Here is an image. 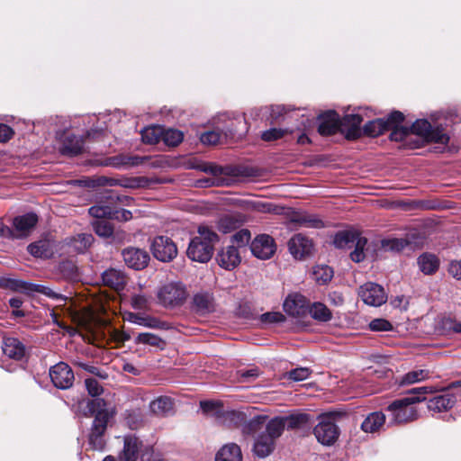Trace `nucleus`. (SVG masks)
I'll return each mask as SVG.
<instances>
[{
    "instance_id": "39",
    "label": "nucleus",
    "mask_w": 461,
    "mask_h": 461,
    "mask_svg": "<svg viewBox=\"0 0 461 461\" xmlns=\"http://www.w3.org/2000/svg\"><path fill=\"white\" fill-rule=\"evenodd\" d=\"M387 130L385 119L380 118L366 123L363 127V132L369 137H376L383 134Z\"/></svg>"
},
{
    "instance_id": "6",
    "label": "nucleus",
    "mask_w": 461,
    "mask_h": 461,
    "mask_svg": "<svg viewBox=\"0 0 461 461\" xmlns=\"http://www.w3.org/2000/svg\"><path fill=\"white\" fill-rule=\"evenodd\" d=\"M157 296L161 305L174 308L185 303L187 292L181 283H168L158 289Z\"/></svg>"
},
{
    "instance_id": "52",
    "label": "nucleus",
    "mask_w": 461,
    "mask_h": 461,
    "mask_svg": "<svg viewBox=\"0 0 461 461\" xmlns=\"http://www.w3.org/2000/svg\"><path fill=\"white\" fill-rule=\"evenodd\" d=\"M33 293L42 294L48 296L49 298L55 299V300L64 301L66 299V297H64L59 293H57L54 290H52L51 288L42 285L32 284V289H31V294Z\"/></svg>"
},
{
    "instance_id": "37",
    "label": "nucleus",
    "mask_w": 461,
    "mask_h": 461,
    "mask_svg": "<svg viewBox=\"0 0 461 461\" xmlns=\"http://www.w3.org/2000/svg\"><path fill=\"white\" fill-rule=\"evenodd\" d=\"M311 316L321 322L330 321L332 319V313L329 308L322 303H314L309 308Z\"/></svg>"
},
{
    "instance_id": "30",
    "label": "nucleus",
    "mask_w": 461,
    "mask_h": 461,
    "mask_svg": "<svg viewBox=\"0 0 461 461\" xmlns=\"http://www.w3.org/2000/svg\"><path fill=\"white\" fill-rule=\"evenodd\" d=\"M193 306L196 312L205 314L214 310L212 295L209 293H198L194 295Z\"/></svg>"
},
{
    "instance_id": "53",
    "label": "nucleus",
    "mask_w": 461,
    "mask_h": 461,
    "mask_svg": "<svg viewBox=\"0 0 461 461\" xmlns=\"http://www.w3.org/2000/svg\"><path fill=\"white\" fill-rule=\"evenodd\" d=\"M260 372L258 367L240 369L237 371V380L240 383H250L258 378Z\"/></svg>"
},
{
    "instance_id": "10",
    "label": "nucleus",
    "mask_w": 461,
    "mask_h": 461,
    "mask_svg": "<svg viewBox=\"0 0 461 461\" xmlns=\"http://www.w3.org/2000/svg\"><path fill=\"white\" fill-rule=\"evenodd\" d=\"M358 296L364 303L374 307L381 306L387 300L384 287L372 282H367L359 287Z\"/></svg>"
},
{
    "instance_id": "3",
    "label": "nucleus",
    "mask_w": 461,
    "mask_h": 461,
    "mask_svg": "<svg viewBox=\"0 0 461 461\" xmlns=\"http://www.w3.org/2000/svg\"><path fill=\"white\" fill-rule=\"evenodd\" d=\"M425 400V397L420 396H409L395 400L386 408L389 423L401 424L417 420L419 413L414 404Z\"/></svg>"
},
{
    "instance_id": "20",
    "label": "nucleus",
    "mask_w": 461,
    "mask_h": 461,
    "mask_svg": "<svg viewBox=\"0 0 461 461\" xmlns=\"http://www.w3.org/2000/svg\"><path fill=\"white\" fill-rule=\"evenodd\" d=\"M403 120L404 115L399 111L393 112L388 118L385 119L387 130H392L390 135L392 140L401 141L408 135V128L401 126Z\"/></svg>"
},
{
    "instance_id": "58",
    "label": "nucleus",
    "mask_w": 461,
    "mask_h": 461,
    "mask_svg": "<svg viewBox=\"0 0 461 461\" xmlns=\"http://www.w3.org/2000/svg\"><path fill=\"white\" fill-rule=\"evenodd\" d=\"M369 328L373 331H389L393 325L385 319H375L370 321Z\"/></svg>"
},
{
    "instance_id": "55",
    "label": "nucleus",
    "mask_w": 461,
    "mask_h": 461,
    "mask_svg": "<svg viewBox=\"0 0 461 461\" xmlns=\"http://www.w3.org/2000/svg\"><path fill=\"white\" fill-rule=\"evenodd\" d=\"M271 203H265L260 201L248 200L244 201V208L249 211L267 212L272 210Z\"/></svg>"
},
{
    "instance_id": "26",
    "label": "nucleus",
    "mask_w": 461,
    "mask_h": 461,
    "mask_svg": "<svg viewBox=\"0 0 461 461\" xmlns=\"http://www.w3.org/2000/svg\"><path fill=\"white\" fill-rule=\"evenodd\" d=\"M102 279L105 285L110 286L116 291L122 290L127 283V278L124 273L114 268L105 270L102 274Z\"/></svg>"
},
{
    "instance_id": "22",
    "label": "nucleus",
    "mask_w": 461,
    "mask_h": 461,
    "mask_svg": "<svg viewBox=\"0 0 461 461\" xmlns=\"http://www.w3.org/2000/svg\"><path fill=\"white\" fill-rule=\"evenodd\" d=\"M340 130V120L335 111H329L320 116L318 131L321 135H332Z\"/></svg>"
},
{
    "instance_id": "16",
    "label": "nucleus",
    "mask_w": 461,
    "mask_h": 461,
    "mask_svg": "<svg viewBox=\"0 0 461 461\" xmlns=\"http://www.w3.org/2000/svg\"><path fill=\"white\" fill-rule=\"evenodd\" d=\"M140 446L141 442L135 436H125L123 449L118 460L113 456H107L103 461H137Z\"/></svg>"
},
{
    "instance_id": "28",
    "label": "nucleus",
    "mask_w": 461,
    "mask_h": 461,
    "mask_svg": "<svg viewBox=\"0 0 461 461\" xmlns=\"http://www.w3.org/2000/svg\"><path fill=\"white\" fill-rule=\"evenodd\" d=\"M215 461H242L240 447L235 443L222 446L216 453Z\"/></svg>"
},
{
    "instance_id": "12",
    "label": "nucleus",
    "mask_w": 461,
    "mask_h": 461,
    "mask_svg": "<svg viewBox=\"0 0 461 461\" xmlns=\"http://www.w3.org/2000/svg\"><path fill=\"white\" fill-rule=\"evenodd\" d=\"M38 222V216L34 212L25 213L13 219L14 240L28 237Z\"/></svg>"
},
{
    "instance_id": "8",
    "label": "nucleus",
    "mask_w": 461,
    "mask_h": 461,
    "mask_svg": "<svg viewBox=\"0 0 461 461\" xmlns=\"http://www.w3.org/2000/svg\"><path fill=\"white\" fill-rule=\"evenodd\" d=\"M339 429L329 415L320 418L318 424L313 429V434L323 446H332L339 438Z\"/></svg>"
},
{
    "instance_id": "34",
    "label": "nucleus",
    "mask_w": 461,
    "mask_h": 461,
    "mask_svg": "<svg viewBox=\"0 0 461 461\" xmlns=\"http://www.w3.org/2000/svg\"><path fill=\"white\" fill-rule=\"evenodd\" d=\"M32 283L14 278H0V288L31 294Z\"/></svg>"
},
{
    "instance_id": "62",
    "label": "nucleus",
    "mask_w": 461,
    "mask_h": 461,
    "mask_svg": "<svg viewBox=\"0 0 461 461\" xmlns=\"http://www.w3.org/2000/svg\"><path fill=\"white\" fill-rule=\"evenodd\" d=\"M132 218L131 211L126 209H113L111 213V219L118 221H128Z\"/></svg>"
},
{
    "instance_id": "42",
    "label": "nucleus",
    "mask_w": 461,
    "mask_h": 461,
    "mask_svg": "<svg viewBox=\"0 0 461 461\" xmlns=\"http://www.w3.org/2000/svg\"><path fill=\"white\" fill-rule=\"evenodd\" d=\"M410 245V241L404 238H393L382 240V247L385 251L400 252Z\"/></svg>"
},
{
    "instance_id": "11",
    "label": "nucleus",
    "mask_w": 461,
    "mask_h": 461,
    "mask_svg": "<svg viewBox=\"0 0 461 461\" xmlns=\"http://www.w3.org/2000/svg\"><path fill=\"white\" fill-rule=\"evenodd\" d=\"M50 377L53 384L59 389L69 388L75 378L72 369L64 362H59L50 369Z\"/></svg>"
},
{
    "instance_id": "45",
    "label": "nucleus",
    "mask_w": 461,
    "mask_h": 461,
    "mask_svg": "<svg viewBox=\"0 0 461 461\" xmlns=\"http://www.w3.org/2000/svg\"><path fill=\"white\" fill-rule=\"evenodd\" d=\"M313 276L319 284L324 285L331 280L333 270L326 265L317 266L314 267Z\"/></svg>"
},
{
    "instance_id": "24",
    "label": "nucleus",
    "mask_w": 461,
    "mask_h": 461,
    "mask_svg": "<svg viewBox=\"0 0 461 461\" xmlns=\"http://www.w3.org/2000/svg\"><path fill=\"white\" fill-rule=\"evenodd\" d=\"M456 402L454 394L444 393L430 398L427 402L428 410L433 412H442L450 410Z\"/></svg>"
},
{
    "instance_id": "49",
    "label": "nucleus",
    "mask_w": 461,
    "mask_h": 461,
    "mask_svg": "<svg viewBox=\"0 0 461 461\" xmlns=\"http://www.w3.org/2000/svg\"><path fill=\"white\" fill-rule=\"evenodd\" d=\"M441 328L447 335L461 334V320L447 317L441 321Z\"/></svg>"
},
{
    "instance_id": "31",
    "label": "nucleus",
    "mask_w": 461,
    "mask_h": 461,
    "mask_svg": "<svg viewBox=\"0 0 461 461\" xmlns=\"http://www.w3.org/2000/svg\"><path fill=\"white\" fill-rule=\"evenodd\" d=\"M418 266L423 274L432 275L439 267V259L433 254L423 253L418 258Z\"/></svg>"
},
{
    "instance_id": "23",
    "label": "nucleus",
    "mask_w": 461,
    "mask_h": 461,
    "mask_svg": "<svg viewBox=\"0 0 461 461\" xmlns=\"http://www.w3.org/2000/svg\"><path fill=\"white\" fill-rule=\"evenodd\" d=\"M189 167L211 174L213 176L212 178H204L199 181L203 183L202 185L204 186L219 185L220 181L214 177L221 176L224 173V169L221 167L212 163H194L190 165Z\"/></svg>"
},
{
    "instance_id": "40",
    "label": "nucleus",
    "mask_w": 461,
    "mask_h": 461,
    "mask_svg": "<svg viewBox=\"0 0 461 461\" xmlns=\"http://www.w3.org/2000/svg\"><path fill=\"white\" fill-rule=\"evenodd\" d=\"M266 420V416H256L242 425V432L244 434L253 435L262 429H266L267 424Z\"/></svg>"
},
{
    "instance_id": "50",
    "label": "nucleus",
    "mask_w": 461,
    "mask_h": 461,
    "mask_svg": "<svg viewBox=\"0 0 461 461\" xmlns=\"http://www.w3.org/2000/svg\"><path fill=\"white\" fill-rule=\"evenodd\" d=\"M162 130L157 127H148L141 131V139L143 142L148 144H155L161 138Z\"/></svg>"
},
{
    "instance_id": "19",
    "label": "nucleus",
    "mask_w": 461,
    "mask_h": 461,
    "mask_svg": "<svg viewBox=\"0 0 461 461\" xmlns=\"http://www.w3.org/2000/svg\"><path fill=\"white\" fill-rule=\"evenodd\" d=\"M219 266L226 270L234 269L241 261L239 249L236 246L230 245L223 248L216 257Z\"/></svg>"
},
{
    "instance_id": "46",
    "label": "nucleus",
    "mask_w": 461,
    "mask_h": 461,
    "mask_svg": "<svg viewBox=\"0 0 461 461\" xmlns=\"http://www.w3.org/2000/svg\"><path fill=\"white\" fill-rule=\"evenodd\" d=\"M130 303L134 310L148 311L150 305V299L144 294H132Z\"/></svg>"
},
{
    "instance_id": "60",
    "label": "nucleus",
    "mask_w": 461,
    "mask_h": 461,
    "mask_svg": "<svg viewBox=\"0 0 461 461\" xmlns=\"http://www.w3.org/2000/svg\"><path fill=\"white\" fill-rule=\"evenodd\" d=\"M86 388L92 396H98L103 393V388L99 382L95 378H86L85 380Z\"/></svg>"
},
{
    "instance_id": "35",
    "label": "nucleus",
    "mask_w": 461,
    "mask_h": 461,
    "mask_svg": "<svg viewBox=\"0 0 461 461\" xmlns=\"http://www.w3.org/2000/svg\"><path fill=\"white\" fill-rule=\"evenodd\" d=\"M275 419L281 420L285 424V428L286 427L291 429L303 428L308 425L310 421V416L306 413L292 414L286 417H276Z\"/></svg>"
},
{
    "instance_id": "44",
    "label": "nucleus",
    "mask_w": 461,
    "mask_h": 461,
    "mask_svg": "<svg viewBox=\"0 0 461 461\" xmlns=\"http://www.w3.org/2000/svg\"><path fill=\"white\" fill-rule=\"evenodd\" d=\"M135 343L149 345L152 347H157V348H161L165 345V342L161 338H159L158 336H157L155 334L149 333V332L140 333L135 339Z\"/></svg>"
},
{
    "instance_id": "5",
    "label": "nucleus",
    "mask_w": 461,
    "mask_h": 461,
    "mask_svg": "<svg viewBox=\"0 0 461 461\" xmlns=\"http://www.w3.org/2000/svg\"><path fill=\"white\" fill-rule=\"evenodd\" d=\"M334 245L339 249L354 247L355 249L350 253V258L357 263L362 262L366 258L365 249L367 245V239L362 237L357 230H343L336 234Z\"/></svg>"
},
{
    "instance_id": "41",
    "label": "nucleus",
    "mask_w": 461,
    "mask_h": 461,
    "mask_svg": "<svg viewBox=\"0 0 461 461\" xmlns=\"http://www.w3.org/2000/svg\"><path fill=\"white\" fill-rule=\"evenodd\" d=\"M429 377V371L426 369L412 370L405 374L400 380L401 385H407L424 381Z\"/></svg>"
},
{
    "instance_id": "36",
    "label": "nucleus",
    "mask_w": 461,
    "mask_h": 461,
    "mask_svg": "<svg viewBox=\"0 0 461 461\" xmlns=\"http://www.w3.org/2000/svg\"><path fill=\"white\" fill-rule=\"evenodd\" d=\"M292 221L302 227L306 228H321L323 222L317 216L305 212L296 213L293 216Z\"/></svg>"
},
{
    "instance_id": "17",
    "label": "nucleus",
    "mask_w": 461,
    "mask_h": 461,
    "mask_svg": "<svg viewBox=\"0 0 461 461\" xmlns=\"http://www.w3.org/2000/svg\"><path fill=\"white\" fill-rule=\"evenodd\" d=\"M57 138L62 142L61 152L65 155H77L83 151L84 140L82 137L58 131L56 132Z\"/></svg>"
},
{
    "instance_id": "57",
    "label": "nucleus",
    "mask_w": 461,
    "mask_h": 461,
    "mask_svg": "<svg viewBox=\"0 0 461 461\" xmlns=\"http://www.w3.org/2000/svg\"><path fill=\"white\" fill-rule=\"evenodd\" d=\"M287 133V130L272 128L265 131L261 134V138L265 141H273L281 139Z\"/></svg>"
},
{
    "instance_id": "38",
    "label": "nucleus",
    "mask_w": 461,
    "mask_h": 461,
    "mask_svg": "<svg viewBox=\"0 0 461 461\" xmlns=\"http://www.w3.org/2000/svg\"><path fill=\"white\" fill-rule=\"evenodd\" d=\"M94 237L90 233H80L71 238L70 246L71 248L78 252H85L93 243Z\"/></svg>"
},
{
    "instance_id": "61",
    "label": "nucleus",
    "mask_w": 461,
    "mask_h": 461,
    "mask_svg": "<svg viewBox=\"0 0 461 461\" xmlns=\"http://www.w3.org/2000/svg\"><path fill=\"white\" fill-rule=\"evenodd\" d=\"M285 320V316L279 312H266L260 316V321L264 323H278Z\"/></svg>"
},
{
    "instance_id": "54",
    "label": "nucleus",
    "mask_w": 461,
    "mask_h": 461,
    "mask_svg": "<svg viewBox=\"0 0 461 461\" xmlns=\"http://www.w3.org/2000/svg\"><path fill=\"white\" fill-rule=\"evenodd\" d=\"M312 374L308 367H297L287 372L286 377L294 382H300L307 379Z\"/></svg>"
},
{
    "instance_id": "51",
    "label": "nucleus",
    "mask_w": 461,
    "mask_h": 461,
    "mask_svg": "<svg viewBox=\"0 0 461 461\" xmlns=\"http://www.w3.org/2000/svg\"><path fill=\"white\" fill-rule=\"evenodd\" d=\"M88 212L96 220L111 219L112 207L105 204H96L90 207Z\"/></svg>"
},
{
    "instance_id": "2",
    "label": "nucleus",
    "mask_w": 461,
    "mask_h": 461,
    "mask_svg": "<svg viewBox=\"0 0 461 461\" xmlns=\"http://www.w3.org/2000/svg\"><path fill=\"white\" fill-rule=\"evenodd\" d=\"M198 236L193 238L187 248V257L192 261L200 263L208 262L213 250V244L218 240V235L208 226L198 227Z\"/></svg>"
},
{
    "instance_id": "27",
    "label": "nucleus",
    "mask_w": 461,
    "mask_h": 461,
    "mask_svg": "<svg viewBox=\"0 0 461 461\" xmlns=\"http://www.w3.org/2000/svg\"><path fill=\"white\" fill-rule=\"evenodd\" d=\"M2 349L5 356L14 360H21L25 356L24 345L15 338L5 339Z\"/></svg>"
},
{
    "instance_id": "64",
    "label": "nucleus",
    "mask_w": 461,
    "mask_h": 461,
    "mask_svg": "<svg viewBox=\"0 0 461 461\" xmlns=\"http://www.w3.org/2000/svg\"><path fill=\"white\" fill-rule=\"evenodd\" d=\"M448 274L456 280H461V259L451 260L447 267Z\"/></svg>"
},
{
    "instance_id": "9",
    "label": "nucleus",
    "mask_w": 461,
    "mask_h": 461,
    "mask_svg": "<svg viewBox=\"0 0 461 461\" xmlns=\"http://www.w3.org/2000/svg\"><path fill=\"white\" fill-rule=\"evenodd\" d=\"M150 250L154 258L161 262H170L177 256V247L167 236L154 238L150 245Z\"/></svg>"
},
{
    "instance_id": "33",
    "label": "nucleus",
    "mask_w": 461,
    "mask_h": 461,
    "mask_svg": "<svg viewBox=\"0 0 461 461\" xmlns=\"http://www.w3.org/2000/svg\"><path fill=\"white\" fill-rule=\"evenodd\" d=\"M173 407V401L168 396H159L149 404L150 411L159 416L167 415L172 411Z\"/></svg>"
},
{
    "instance_id": "15",
    "label": "nucleus",
    "mask_w": 461,
    "mask_h": 461,
    "mask_svg": "<svg viewBox=\"0 0 461 461\" xmlns=\"http://www.w3.org/2000/svg\"><path fill=\"white\" fill-rule=\"evenodd\" d=\"M288 249L292 256L296 259H303L313 251L312 240L302 234H295L288 242Z\"/></svg>"
},
{
    "instance_id": "56",
    "label": "nucleus",
    "mask_w": 461,
    "mask_h": 461,
    "mask_svg": "<svg viewBox=\"0 0 461 461\" xmlns=\"http://www.w3.org/2000/svg\"><path fill=\"white\" fill-rule=\"evenodd\" d=\"M28 251L31 255L36 258H43L47 256V245L43 241L32 243L28 246Z\"/></svg>"
},
{
    "instance_id": "18",
    "label": "nucleus",
    "mask_w": 461,
    "mask_h": 461,
    "mask_svg": "<svg viewBox=\"0 0 461 461\" xmlns=\"http://www.w3.org/2000/svg\"><path fill=\"white\" fill-rule=\"evenodd\" d=\"M284 311L290 316H303L309 308L307 299L299 294H294L287 296L284 302Z\"/></svg>"
},
{
    "instance_id": "59",
    "label": "nucleus",
    "mask_w": 461,
    "mask_h": 461,
    "mask_svg": "<svg viewBox=\"0 0 461 461\" xmlns=\"http://www.w3.org/2000/svg\"><path fill=\"white\" fill-rule=\"evenodd\" d=\"M251 235L249 230L246 229H242L239 231H237L232 236V241L235 243L238 247H243L247 245L250 240Z\"/></svg>"
},
{
    "instance_id": "32",
    "label": "nucleus",
    "mask_w": 461,
    "mask_h": 461,
    "mask_svg": "<svg viewBox=\"0 0 461 461\" xmlns=\"http://www.w3.org/2000/svg\"><path fill=\"white\" fill-rule=\"evenodd\" d=\"M228 122L223 128L222 131H225V134H235V133H242L247 131L245 117L243 115L234 116L232 119L229 118L227 115H221V120L224 122Z\"/></svg>"
},
{
    "instance_id": "1",
    "label": "nucleus",
    "mask_w": 461,
    "mask_h": 461,
    "mask_svg": "<svg viewBox=\"0 0 461 461\" xmlns=\"http://www.w3.org/2000/svg\"><path fill=\"white\" fill-rule=\"evenodd\" d=\"M88 411L95 419L88 436V444L94 450L102 451L105 446L104 433L110 420L115 414L113 407L108 406L102 398H95L87 402Z\"/></svg>"
},
{
    "instance_id": "4",
    "label": "nucleus",
    "mask_w": 461,
    "mask_h": 461,
    "mask_svg": "<svg viewBox=\"0 0 461 461\" xmlns=\"http://www.w3.org/2000/svg\"><path fill=\"white\" fill-rule=\"evenodd\" d=\"M284 429L285 424L281 420H270L266 426V430L255 440L254 454L261 458L269 456L275 448L276 439L281 436Z\"/></svg>"
},
{
    "instance_id": "47",
    "label": "nucleus",
    "mask_w": 461,
    "mask_h": 461,
    "mask_svg": "<svg viewBox=\"0 0 461 461\" xmlns=\"http://www.w3.org/2000/svg\"><path fill=\"white\" fill-rule=\"evenodd\" d=\"M92 225L95 232L100 237L108 238L113 233V226L106 220H95Z\"/></svg>"
},
{
    "instance_id": "43",
    "label": "nucleus",
    "mask_w": 461,
    "mask_h": 461,
    "mask_svg": "<svg viewBox=\"0 0 461 461\" xmlns=\"http://www.w3.org/2000/svg\"><path fill=\"white\" fill-rule=\"evenodd\" d=\"M161 139L167 146H177L184 139L182 131L176 129H167L162 131Z\"/></svg>"
},
{
    "instance_id": "14",
    "label": "nucleus",
    "mask_w": 461,
    "mask_h": 461,
    "mask_svg": "<svg viewBox=\"0 0 461 461\" xmlns=\"http://www.w3.org/2000/svg\"><path fill=\"white\" fill-rule=\"evenodd\" d=\"M125 264L135 270L145 268L149 261V253L142 249L128 247L122 252Z\"/></svg>"
},
{
    "instance_id": "25",
    "label": "nucleus",
    "mask_w": 461,
    "mask_h": 461,
    "mask_svg": "<svg viewBox=\"0 0 461 461\" xmlns=\"http://www.w3.org/2000/svg\"><path fill=\"white\" fill-rule=\"evenodd\" d=\"M124 319L131 323L150 329H166L167 323L151 316H142L134 312H126Z\"/></svg>"
},
{
    "instance_id": "7",
    "label": "nucleus",
    "mask_w": 461,
    "mask_h": 461,
    "mask_svg": "<svg viewBox=\"0 0 461 461\" xmlns=\"http://www.w3.org/2000/svg\"><path fill=\"white\" fill-rule=\"evenodd\" d=\"M408 130L409 132L411 131L419 135L427 141L447 144L449 140V136L445 132L443 128L432 127L427 120H417Z\"/></svg>"
},
{
    "instance_id": "21",
    "label": "nucleus",
    "mask_w": 461,
    "mask_h": 461,
    "mask_svg": "<svg viewBox=\"0 0 461 461\" xmlns=\"http://www.w3.org/2000/svg\"><path fill=\"white\" fill-rule=\"evenodd\" d=\"M363 119L359 114H346L340 120V131L348 140H355L361 136L360 124Z\"/></svg>"
},
{
    "instance_id": "29",
    "label": "nucleus",
    "mask_w": 461,
    "mask_h": 461,
    "mask_svg": "<svg viewBox=\"0 0 461 461\" xmlns=\"http://www.w3.org/2000/svg\"><path fill=\"white\" fill-rule=\"evenodd\" d=\"M385 422V415L381 411H375L366 416L361 424V429L366 433L379 431Z\"/></svg>"
},
{
    "instance_id": "63",
    "label": "nucleus",
    "mask_w": 461,
    "mask_h": 461,
    "mask_svg": "<svg viewBox=\"0 0 461 461\" xmlns=\"http://www.w3.org/2000/svg\"><path fill=\"white\" fill-rule=\"evenodd\" d=\"M221 134L217 131H210L201 135V141L203 144L215 145L220 141Z\"/></svg>"
},
{
    "instance_id": "48",
    "label": "nucleus",
    "mask_w": 461,
    "mask_h": 461,
    "mask_svg": "<svg viewBox=\"0 0 461 461\" xmlns=\"http://www.w3.org/2000/svg\"><path fill=\"white\" fill-rule=\"evenodd\" d=\"M110 162V165L115 167H121L125 166H136L139 165L142 158L140 157H129L124 155H119L116 157L112 158Z\"/></svg>"
},
{
    "instance_id": "13",
    "label": "nucleus",
    "mask_w": 461,
    "mask_h": 461,
    "mask_svg": "<svg viewBox=\"0 0 461 461\" xmlns=\"http://www.w3.org/2000/svg\"><path fill=\"white\" fill-rule=\"evenodd\" d=\"M252 254L259 259H268L276 252V246L272 237L267 234L258 235L251 242Z\"/></svg>"
}]
</instances>
